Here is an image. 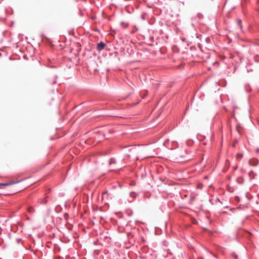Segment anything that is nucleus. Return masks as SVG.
<instances>
[{
	"instance_id": "obj_1",
	"label": "nucleus",
	"mask_w": 259,
	"mask_h": 259,
	"mask_svg": "<svg viewBox=\"0 0 259 259\" xmlns=\"http://www.w3.org/2000/svg\"><path fill=\"white\" fill-rule=\"evenodd\" d=\"M106 46V44L103 42L100 41L97 44V50L99 52L102 51Z\"/></svg>"
},
{
	"instance_id": "obj_2",
	"label": "nucleus",
	"mask_w": 259,
	"mask_h": 259,
	"mask_svg": "<svg viewBox=\"0 0 259 259\" xmlns=\"http://www.w3.org/2000/svg\"><path fill=\"white\" fill-rule=\"evenodd\" d=\"M258 163V160L256 159H251L249 161V164L252 166H256Z\"/></svg>"
},
{
	"instance_id": "obj_3",
	"label": "nucleus",
	"mask_w": 259,
	"mask_h": 259,
	"mask_svg": "<svg viewBox=\"0 0 259 259\" xmlns=\"http://www.w3.org/2000/svg\"><path fill=\"white\" fill-rule=\"evenodd\" d=\"M46 197L45 198H40L38 200V202L40 203V204H47L48 202V200L47 199V198H48V196H47V194H46Z\"/></svg>"
},
{
	"instance_id": "obj_4",
	"label": "nucleus",
	"mask_w": 259,
	"mask_h": 259,
	"mask_svg": "<svg viewBox=\"0 0 259 259\" xmlns=\"http://www.w3.org/2000/svg\"><path fill=\"white\" fill-rule=\"evenodd\" d=\"M19 182V181H16V182L12 181V182H10L2 183V188H4L5 187H6V186H10V185H13V184H15L18 183Z\"/></svg>"
},
{
	"instance_id": "obj_5",
	"label": "nucleus",
	"mask_w": 259,
	"mask_h": 259,
	"mask_svg": "<svg viewBox=\"0 0 259 259\" xmlns=\"http://www.w3.org/2000/svg\"><path fill=\"white\" fill-rule=\"evenodd\" d=\"M248 175L249 177H250V180H252L254 178V176L256 175V174H254V172L252 170H251L249 172Z\"/></svg>"
},
{
	"instance_id": "obj_6",
	"label": "nucleus",
	"mask_w": 259,
	"mask_h": 259,
	"mask_svg": "<svg viewBox=\"0 0 259 259\" xmlns=\"http://www.w3.org/2000/svg\"><path fill=\"white\" fill-rule=\"evenodd\" d=\"M27 210L30 213H32L33 212H34V209L33 208V207L32 206H29L27 208Z\"/></svg>"
},
{
	"instance_id": "obj_7",
	"label": "nucleus",
	"mask_w": 259,
	"mask_h": 259,
	"mask_svg": "<svg viewBox=\"0 0 259 259\" xmlns=\"http://www.w3.org/2000/svg\"><path fill=\"white\" fill-rule=\"evenodd\" d=\"M116 163V160L115 159V158H111L110 159H109V165H111L113 163Z\"/></svg>"
},
{
	"instance_id": "obj_8",
	"label": "nucleus",
	"mask_w": 259,
	"mask_h": 259,
	"mask_svg": "<svg viewBox=\"0 0 259 259\" xmlns=\"http://www.w3.org/2000/svg\"><path fill=\"white\" fill-rule=\"evenodd\" d=\"M120 24L124 28H126L128 26V23H125L124 22H121Z\"/></svg>"
},
{
	"instance_id": "obj_9",
	"label": "nucleus",
	"mask_w": 259,
	"mask_h": 259,
	"mask_svg": "<svg viewBox=\"0 0 259 259\" xmlns=\"http://www.w3.org/2000/svg\"><path fill=\"white\" fill-rule=\"evenodd\" d=\"M241 24H242L241 19H237V25L240 27V28H241Z\"/></svg>"
},
{
	"instance_id": "obj_10",
	"label": "nucleus",
	"mask_w": 259,
	"mask_h": 259,
	"mask_svg": "<svg viewBox=\"0 0 259 259\" xmlns=\"http://www.w3.org/2000/svg\"><path fill=\"white\" fill-rule=\"evenodd\" d=\"M245 90L247 92H249L251 91V88L249 85H248L247 87L246 86Z\"/></svg>"
},
{
	"instance_id": "obj_11",
	"label": "nucleus",
	"mask_w": 259,
	"mask_h": 259,
	"mask_svg": "<svg viewBox=\"0 0 259 259\" xmlns=\"http://www.w3.org/2000/svg\"><path fill=\"white\" fill-rule=\"evenodd\" d=\"M232 256L234 257L235 259H238V255L235 252H233L231 254Z\"/></svg>"
},
{
	"instance_id": "obj_12",
	"label": "nucleus",
	"mask_w": 259,
	"mask_h": 259,
	"mask_svg": "<svg viewBox=\"0 0 259 259\" xmlns=\"http://www.w3.org/2000/svg\"><path fill=\"white\" fill-rule=\"evenodd\" d=\"M242 157H243V154H241V153H238V154H237V157H238V158L241 159V158H242Z\"/></svg>"
},
{
	"instance_id": "obj_13",
	"label": "nucleus",
	"mask_w": 259,
	"mask_h": 259,
	"mask_svg": "<svg viewBox=\"0 0 259 259\" xmlns=\"http://www.w3.org/2000/svg\"><path fill=\"white\" fill-rule=\"evenodd\" d=\"M146 176H147V174H146V172L143 173L141 175V178H145L146 177Z\"/></svg>"
},
{
	"instance_id": "obj_14",
	"label": "nucleus",
	"mask_w": 259,
	"mask_h": 259,
	"mask_svg": "<svg viewBox=\"0 0 259 259\" xmlns=\"http://www.w3.org/2000/svg\"><path fill=\"white\" fill-rule=\"evenodd\" d=\"M22 240V239L21 238H17L16 239V242L17 243H19Z\"/></svg>"
},
{
	"instance_id": "obj_15",
	"label": "nucleus",
	"mask_w": 259,
	"mask_h": 259,
	"mask_svg": "<svg viewBox=\"0 0 259 259\" xmlns=\"http://www.w3.org/2000/svg\"><path fill=\"white\" fill-rule=\"evenodd\" d=\"M169 141V139H167L166 140L164 143H163V145H164L165 146H166V143Z\"/></svg>"
},
{
	"instance_id": "obj_16",
	"label": "nucleus",
	"mask_w": 259,
	"mask_h": 259,
	"mask_svg": "<svg viewBox=\"0 0 259 259\" xmlns=\"http://www.w3.org/2000/svg\"><path fill=\"white\" fill-rule=\"evenodd\" d=\"M23 58L24 59H26V60H28V57L26 55H24L23 56Z\"/></svg>"
},
{
	"instance_id": "obj_17",
	"label": "nucleus",
	"mask_w": 259,
	"mask_h": 259,
	"mask_svg": "<svg viewBox=\"0 0 259 259\" xmlns=\"http://www.w3.org/2000/svg\"><path fill=\"white\" fill-rule=\"evenodd\" d=\"M185 151L186 154H188L190 153V152L187 150H185Z\"/></svg>"
},
{
	"instance_id": "obj_18",
	"label": "nucleus",
	"mask_w": 259,
	"mask_h": 259,
	"mask_svg": "<svg viewBox=\"0 0 259 259\" xmlns=\"http://www.w3.org/2000/svg\"><path fill=\"white\" fill-rule=\"evenodd\" d=\"M255 151L256 153H259V148H257L255 150Z\"/></svg>"
},
{
	"instance_id": "obj_19",
	"label": "nucleus",
	"mask_w": 259,
	"mask_h": 259,
	"mask_svg": "<svg viewBox=\"0 0 259 259\" xmlns=\"http://www.w3.org/2000/svg\"><path fill=\"white\" fill-rule=\"evenodd\" d=\"M107 193H108V190H106L105 191H104L103 193V195L105 194H107Z\"/></svg>"
},
{
	"instance_id": "obj_20",
	"label": "nucleus",
	"mask_w": 259,
	"mask_h": 259,
	"mask_svg": "<svg viewBox=\"0 0 259 259\" xmlns=\"http://www.w3.org/2000/svg\"><path fill=\"white\" fill-rule=\"evenodd\" d=\"M220 200L219 198H217L216 199V200H215V202H220Z\"/></svg>"
},
{
	"instance_id": "obj_21",
	"label": "nucleus",
	"mask_w": 259,
	"mask_h": 259,
	"mask_svg": "<svg viewBox=\"0 0 259 259\" xmlns=\"http://www.w3.org/2000/svg\"><path fill=\"white\" fill-rule=\"evenodd\" d=\"M150 38V39H151L152 41H154V37H152V36L151 37V36Z\"/></svg>"
},
{
	"instance_id": "obj_22",
	"label": "nucleus",
	"mask_w": 259,
	"mask_h": 259,
	"mask_svg": "<svg viewBox=\"0 0 259 259\" xmlns=\"http://www.w3.org/2000/svg\"><path fill=\"white\" fill-rule=\"evenodd\" d=\"M68 213H65L64 214V216H65V217L66 218V217H67V216H68Z\"/></svg>"
},
{
	"instance_id": "obj_23",
	"label": "nucleus",
	"mask_w": 259,
	"mask_h": 259,
	"mask_svg": "<svg viewBox=\"0 0 259 259\" xmlns=\"http://www.w3.org/2000/svg\"><path fill=\"white\" fill-rule=\"evenodd\" d=\"M180 158H184V157H185V156H184V155H180Z\"/></svg>"
},
{
	"instance_id": "obj_24",
	"label": "nucleus",
	"mask_w": 259,
	"mask_h": 259,
	"mask_svg": "<svg viewBox=\"0 0 259 259\" xmlns=\"http://www.w3.org/2000/svg\"><path fill=\"white\" fill-rule=\"evenodd\" d=\"M2 188V183H0V189Z\"/></svg>"
},
{
	"instance_id": "obj_25",
	"label": "nucleus",
	"mask_w": 259,
	"mask_h": 259,
	"mask_svg": "<svg viewBox=\"0 0 259 259\" xmlns=\"http://www.w3.org/2000/svg\"><path fill=\"white\" fill-rule=\"evenodd\" d=\"M208 39H209V37H207V38H206V41H208Z\"/></svg>"
},
{
	"instance_id": "obj_26",
	"label": "nucleus",
	"mask_w": 259,
	"mask_h": 259,
	"mask_svg": "<svg viewBox=\"0 0 259 259\" xmlns=\"http://www.w3.org/2000/svg\"><path fill=\"white\" fill-rule=\"evenodd\" d=\"M132 194H135V192H131V196H132Z\"/></svg>"
},
{
	"instance_id": "obj_27",
	"label": "nucleus",
	"mask_w": 259,
	"mask_h": 259,
	"mask_svg": "<svg viewBox=\"0 0 259 259\" xmlns=\"http://www.w3.org/2000/svg\"><path fill=\"white\" fill-rule=\"evenodd\" d=\"M125 156H127V157H130V155H128V154H126Z\"/></svg>"
},
{
	"instance_id": "obj_28",
	"label": "nucleus",
	"mask_w": 259,
	"mask_h": 259,
	"mask_svg": "<svg viewBox=\"0 0 259 259\" xmlns=\"http://www.w3.org/2000/svg\"><path fill=\"white\" fill-rule=\"evenodd\" d=\"M77 190V187H75V188H74V190H75V191H76V190Z\"/></svg>"
},
{
	"instance_id": "obj_29",
	"label": "nucleus",
	"mask_w": 259,
	"mask_h": 259,
	"mask_svg": "<svg viewBox=\"0 0 259 259\" xmlns=\"http://www.w3.org/2000/svg\"><path fill=\"white\" fill-rule=\"evenodd\" d=\"M237 166H236V167H235L234 168V170H236V169H237Z\"/></svg>"
},
{
	"instance_id": "obj_30",
	"label": "nucleus",
	"mask_w": 259,
	"mask_h": 259,
	"mask_svg": "<svg viewBox=\"0 0 259 259\" xmlns=\"http://www.w3.org/2000/svg\"><path fill=\"white\" fill-rule=\"evenodd\" d=\"M182 40H183V41H184L185 40V38H183L182 39Z\"/></svg>"
},
{
	"instance_id": "obj_31",
	"label": "nucleus",
	"mask_w": 259,
	"mask_h": 259,
	"mask_svg": "<svg viewBox=\"0 0 259 259\" xmlns=\"http://www.w3.org/2000/svg\"><path fill=\"white\" fill-rule=\"evenodd\" d=\"M202 16V15H201V14H198V16L199 17V16Z\"/></svg>"
},
{
	"instance_id": "obj_32",
	"label": "nucleus",
	"mask_w": 259,
	"mask_h": 259,
	"mask_svg": "<svg viewBox=\"0 0 259 259\" xmlns=\"http://www.w3.org/2000/svg\"><path fill=\"white\" fill-rule=\"evenodd\" d=\"M48 191H51V189H50V188H49V189H48Z\"/></svg>"
},
{
	"instance_id": "obj_33",
	"label": "nucleus",
	"mask_w": 259,
	"mask_h": 259,
	"mask_svg": "<svg viewBox=\"0 0 259 259\" xmlns=\"http://www.w3.org/2000/svg\"><path fill=\"white\" fill-rule=\"evenodd\" d=\"M53 83V84L56 83V81H54Z\"/></svg>"
}]
</instances>
